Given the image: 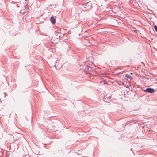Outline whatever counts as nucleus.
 <instances>
[{"instance_id": "nucleus-5", "label": "nucleus", "mask_w": 157, "mask_h": 157, "mask_svg": "<svg viewBox=\"0 0 157 157\" xmlns=\"http://www.w3.org/2000/svg\"><path fill=\"white\" fill-rule=\"evenodd\" d=\"M154 29L155 30H156V31L157 32V26L156 25H155L154 26Z\"/></svg>"}, {"instance_id": "nucleus-3", "label": "nucleus", "mask_w": 157, "mask_h": 157, "mask_svg": "<svg viewBox=\"0 0 157 157\" xmlns=\"http://www.w3.org/2000/svg\"><path fill=\"white\" fill-rule=\"evenodd\" d=\"M50 21L52 24H55L56 22V18L53 16L52 15L50 18Z\"/></svg>"}, {"instance_id": "nucleus-6", "label": "nucleus", "mask_w": 157, "mask_h": 157, "mask_svg": "<svg viewBox=\"0 0 157 157\" xmlns=\"http://www.w3.org/2000/svg\"><path fill=\"white\" fill-rule=\"evenodd\" d=\"M75 1V0H72L71 2H73V1Z\"/></svg>"}, {"instance_id": "nucleus-4", "label": "nucleus", "mask_w": 157, "mask_h": 157, "mask_svg": "<svg viewBox=\"0 0 157 157\" xmlns=\"http://www.w3.org/2000/svg\"><path fill=\"white\" fill-rule=\"evenodd\" d=\"M125 75L126 76V77H127L131 79H132V77L130 75H129L127 74H125Z\"/></svg>"}, {"instance_id": "nucleus-8", "label": "nucleus", "mask_w": 157, "mask_h": 157, "mask_svg": "<svg viewBox=\"0 0 157 157\" xmlns=\"http://www.w3.org/2000/svg\"><path fill=\"white\" fill-rule=\"evenodd\" d=\"M88 4V3H86V5H87Z\"/></svg>"}, {"instance_id": "nucleus-1", "label": "nucleus", "mask_w": 157, "mask_h": 157, "mask_svg": "<svg viewBox=\"0 0 157 157\" xmlns=\"http://www.w3.org/2000/svg\"><path fill=\"white\" fill-rule=\"evenodd\" d=\"M144 91L150 93H153L154 92V90L151 88H147Z\"/></svg>"}, {"instance_id": "nucleus-7", "label": "nucleus", "mask_w": 157, "mask_h": 157, "mask_svg": "<svg viewBox=\"0 0 157 157\" xmlns=\"http://www.w3.org/2000/svg\"><path fill=\"white\" fill-rule=\"evenodd\" d=\"M130 74L131 75H132V73H130Z\"/></svg>"}, {"instance_id": "nucleus-2", "label": "nucleus", "mask_w": 157, "mask_h": 157, "mask_svg": "<svg viewBox=\"0 0 157 157\" xmlns=\"http://www.w3.org/2000/svg\"><path fill=\"white\" fill-rule=\"evenodd\" d=\"M21 135V134L19 133H16L13 136V137L15 140H17L19 138Z\"/></svg>"}]
</instances>
